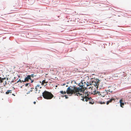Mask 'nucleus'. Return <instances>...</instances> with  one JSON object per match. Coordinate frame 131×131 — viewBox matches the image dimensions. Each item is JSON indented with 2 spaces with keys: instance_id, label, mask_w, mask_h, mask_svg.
Listing matches in <instances>:
<instances>
[{
  "instance_id": "obj_1",
  "label": "nucleus",
  "mask_w": 131,
  "mask_h": 131,
  "mask_svg": "<svg viewBox=\"0 0 131 131\" xmlns=\"http://www.w3.org/2000/svg\"><path fill=\"white\" fill-rule=\"evenodd\" d=\"M91 83L85 80L82 81L81 85H80L81 88L75 86L72 87L69 86L67 88L66 92L68 94H71L78 96H80L84 92L85 90L87 89V87L90 85Z\"/></svg>"
},
{
  "instance_id": "obj_2",
  "label": "nucleus",
  "mask_w": 131,
  "mask_h": 131,
  "mask_svg": "<svg viewBox=\"0 0 131 131\" xmlns=\"http://www.w3.org/2000/svg\"><path fill=\"white\" fill-rule=\"evenodd\" d=\"M43 97L46 99H51L53 97V95L51 93L46 91H45L42 93Z\"/></svg>"
},
{
  "instance_id": "obj_3",
  "label": "nucleus",
  "mask_w": 131,
  "mask_h": 131,
  "mask_svg": "<svg viewBox=\"0 0 131 131\" xmlns=\"http://www.w3.org/2000/svg\"><path fill=\"white\" fill-rule=\"evenodd\" d=\"M90 83H91L90 85L96 87V89H97L99 85V80L98 79H94L93 80V81L91 80Z\"/></svg>"
},
{
  "instance_id": "obj_4",
  "label": "nucleus",
  "mask_w": 131,
  "mask_h": 131,
  "mask_svg": "<svg viewBox=\"0 0 131 131\" xmlns=\"http://www.w3.org/2000/svg\"><path fill=\"white\" fill-rule=\"evenodd\" d=\"M84 92L82 94V96L81 95L80 96H81V97H82V99H81V100H82L83 101H86L87 102L88 101H89V100L90 101V100H92V99L91 97H86V96H84Z\"/></svg>"
},
{
  "instance_id": "obj_5",
  "label": "nucleus",
  "mask_w": 131,
  "mask_h": 131,
  "mask_svg": "<svg viewBox=\"0 0 131 131\" xmlns=\"http://www.w3.org/2000/svg\"><path fill=\"white\" fill-rule=\"evenodd\" d=\"M119 103H120V106L121 107H123L124 105L125 101H123V99H121L119 101Z\"/></svg>"
},
{
  "instance_id": "obj_6",
  "label": "nucleus",
  "mask_w": 131,
  "mask_h": 131,
  "mask_svg": "<svg viewBox=\"0 0 131 131\" xmlns=\"http://www.w3.org/2000/svg\"><path fill=\"white\" fill-rule=\"evenodd\" d=\"M29 79L31 80V76L30 75H27V77L25 78L24 81L25 82L28 81Z\"/></svg>"
},
{
  "instance_id": "obj_7",
  "label": "nucleus",
  "mask_w": 131,
  "mask_h": 131,
  "mask_svg": "<svg viewBox=\"0 0 131 131\" xmlns=\"http://www.w3.org/2000/svg\"><path fill=\"white\" fill-rule=\"evenodd\" d=\"M92 94L94 95H101L99 92L96 91H95L93 92Z\"/></svg>"
},
{
  "instance_id": "obj_8",
  "label": "nucleus",
  "mask_w": 131,
  "mask_h": 131,
  "mask_svg": "<svg viewBox=\"0 0 131 131\" xmlns=\"http://www.w3.org/2000/svg\"><path fill=\"white\" fill-rule=\"evenodd\" d=\"M39 85H37L35 88V90L36 91V93H37L38 92H37V91H40V90H38V88H39Z\"/></svg>"
},
{
  "instance_id": "obj_9",
  "label": "nucleus",
  "mask_w": 131,
  "mask_h": 131,
  "mask_svg": "<svg viewBox=\"0 0 131 131\" xmlns=\"http://www.w3.org/2000/svg\"><path fill=\"white\" fill-rule=\"evenodd\" d=\"M12 93V90H8L6 92V94H8L9 93Z\"/></svg>"
},
{
  "instance_id": "obj_10",
  "label": "nucleus",
  "mask_w": 131,
  "mask_h": 131,
  "mask_svg": "<svg viewBox=\"0 0 131 131\" xmlns=\"http://www.w3.org/2000/svg\"><path fill=\"white\" fill-rule=\"evenodd\" d=\"M84 96H86V97H88V96H89V94H88V92H86L85 93L84 92Z\"/></svg>"
},
{
  "instance_id": "obj_11",
  "label": "nucleus",
  "mask_w": 131,
  "mask_h": 131,
  "mask_svg": "<svg viewBox=\"0 0 131 131\" xmlns=\"http://www.w3.org/2000/svg\"><path fill=\"white\" fill-rule=\"evenodd\" d=\"M115 99L114 98H112L110 100L108 101H109V102L110 103H111L112 102V101L113 100H114V101H115Z\"/></svg>"
},
{
  "instance_id": "obj_12",
  "label": "nucleus",
  "mask_w": 131,
  "mask_h": 131,
  "mask_svg": "<svg viewBox=\"0 0 131 131\" xmlns=\"http://www.w3.org/2000/svg\"><path fill=\"white\" fill-rule=\"evenodd\" d=\"M47 82H46L45 80H44L42 81L41 84L42 85H43L45 83H47Z\"/></svg>"
},
{
  "instance_id": "obj_13",
  "label": "nucleus",
  "mask_w": 131,
  "mask_h": 131,
  "mask_svg": "<svg viewBox=\"0 0 131 131\" xmlns=\"http://www.w3.org/2000/svg\"><path fill=\"white\" fill-rule=\"evenodd\" d=\"M89 103L92 104H93L94 103V102L93 101H91V100H90V101L89 100Z\"/></svg>"
},
{
  "instance_id": "obj_14",
  "label": "nucleus",
  "mask_w": 131,
  "mask_h": 131,
  "mask_svg": "<svg viewBox=\"0 0 131 131\" xmlns=\"http://www.w3.org/2000/svg\"><path fill=\"white\" fill-rule=\"evenodd\" d=\"M60 92L62 94H66V92H65V91H61Z\"/></svg>"
},
{
  "instance_id": "obj_15",
  "label": "nucleus",
  "mask_w": 131,
  "mask_h": 131,
  "mask_svg": "<svg viewBox=\"0 0 131 131\" xmlns=\"http://www.w3.org/2000/svg\"><path fill=\"white\" fill-rule=\"evenodd\" d=\"M89 86H90L88 88H88L89 89H91L92 90V88H93V86L92 85H90Z\"/></svg>"
},
{
  "instance_id": "obj_16",
  "label": "nucleus",
  "mask_w": 131,
  "mask_h": 131,
  "mask_svg": "<svg viewBox=\"0 0 131 131\" xmlns=\"http://www.w3.org/2000/svg\"><path fill=\"white\" fill-rule=\"evenodd\" d=\"M5 79H6V78H2V79L0 81V83H2L3 82V80H5Z\"/></svg>"
},
{
  "instance_id": "obj_17",
  "label": "nucleus",
  "mask_w": 131,
  "mask_h": 131,
  "mask_svg": "<svg viewBox=\"0 0 131 131\" xmlns=\"http://www.w3.org/2000/svg\"><path fill=\"white\" fill-rule=\"evenodd\" d=\"M99 103L101 104H105V102H101L99 101Z\"/></svg>"
},
{
  "instance_id": "obj_18",
  "label": "nucleus",
  "mask_w": 131,
  "mask_h": 131,
  "mask_svg": "<svg viewBox=\"0 0 131 131\" xmlns=\"http://www.w3.org/2000/svg\"><path fill=\"white\" fill-rule=\"evenodd\" d=\"M31 76V77H33L34 76H35L34 74H31V75H30Z\"/></svg>"
},
{
  "instance_id": "obj_19",
  "label": "nucleus",
  "mask_w": 131,
  "mask_h": 131,
  "mask_svg": "<svg viewBox=\"0 0 131 131\" xmlns=\"http://www.w3.org/2000/svg\"><path fill=\"white\" fill-rule=\"evenodd\" d=\"M109 103H110L109 102V101H107V103H106V104L107 105H108V104H109Z\"/></svg>"
},
{
  "instance_id": "obj_20",
  "label": "nucleus",
  "mask_w": 131,
  "mask_h": 131,
  "mask_svg": "<svg viewBox=\"0 0 131 131\" xmlns=\"http://www.w3.org/2000/svg\"><path fill=\"white\" fill-rule=\"evenodd\" d=\"M109 103H110L109 102V101H107V103H106V104L107 105H108V104H109Z\"/></svg>"
},
{
  "instance_id": "obj_21",
  "label": "nucleus",
  "mask_w": 131,
  "mask_h": 131,
  "mask_svg": "<svg viewBox=\"0 0 131 131\" xmlns=\"http://www.w3.org/2000/svg\"><path fill=\"white\" fill-rule=\"evenodd\" d=\"M28 84H29V83H27V84H25V86H27L28 85Z\"/></svg>"
},
{
  "instance_id": "obj_22",
  "label": "nucleus",
  "mask_w": 131,
  "mask_h": 131,
  "mask_svg": "<svg viewBox=\"0 0 131 131\" xmlns=\"http://www.w3.org/2000/svg\"><path fill=\"white\" fill-rule=\"evenodd\" d=\"M110 91V90H107V91H106L107 92V93L108 92H109Z\"/></svg>"
},
{
  "instance_id": "obj_23",
  "label": "nucleus",
  "mask_w": 131,
  "mask_h": 131,
  "mask_svg": "<svg viewBox=\"0 0 131 131\" xmlns=\"http://www.w3.org/2000/svg\"><path fill=\"white\" fill-rule=\"evenodd\" d=\"M32 89H34V88H31V90H30V92H32Z\"/></svg>"
},
{
  "instance_id": "obj_24",
  "label": "nucleus",
  "mask_w": 131,
  "mask_h": 131,
  "mask_svg": "<svg viewBox=\"0 0 131 131\" xmlns=\"http://www.w3.org/2000/svg\"><path fill=\"white\" fill-rule=\"evenodd\" d=\"M31 83H32L33 82L34 80H32L31 79Z\"/></svg>"
},
{
  "instance_id": "obj_25",
  "label": "nucleus",
  "mask_w": 131,
  "mask_h": 131,
  "mask_svg": "<svg viewBox=\"0 0 131 131\" xmlns=\"http://www.w3.org/2000/svg\"><path fill=\"white\" fill-rule=\"evenodd\" d=\"M6 82L5 81V84H4V86H5V85H6Z\"/></svg>"
},
{
  "instance_id": "obj_26",
  "label": "nucleus",
  "mask_w": 131,
  "mask_h": 131,
  "mask_svg": "<svg viewBox=\"0 0 131 131\" xmlns=\"http://www.w3.org/2000/svg\"><path fill=\"white\" fill-rule=\"evenodd\" d=\"M64 96L66 98H68V97H67V95H65Z\"/></svg>"
},
{
  "instance_id": "obj_27",
  "label": "nucleus",
  "mask_w": 131,
  "mask_h": 131,
  "mask_svg": "<svg viewBox=\"0 0 131 131\" xmlns=\"http://www.w3.org/2000/svg\"><path fill=\"white\" fill-rule=\"evenodd\" d=\"M19 82H20L21 83V80L20 79H19Z\"/></svg>"
},
{
  "instance_id": "obj_28",
  "label": "nucleus",
  "mask_w": 131,
  "mask_h": 131,
  "mask_svg": "<svg viewBox=\"0 0 131 131\" xmlns=\"http://www.w3.org/2000/svg\"><path fill=\"white\" fill-rule=\"evenodd\" d=\"M34 103V104H35L36 103V102L35 101V102H33Z\"/></svg>"
},
{
  "instance_id": "obj_29",
  "label": "nucleus",
  "mask_w": 131,
  "mask_h": 131,
  "mask_svg": "<svg viewBox=\"0 0 131 131\" xmlns=\"http://www.w3.org/2000/svg\"><path fill=\"white\" fill-rule=\"evenodd\" d=\"M21 82H24V81H23V80H22L21 81Z\"/></svg>"
},
{
  "instance_id": "obj_30",
  "label": "nucleus",
  "mask_w": 131,
  "mask_h": 131,
  "mask_svg": "<svg viewBox=\"0 0 131 131\" xmlns=\"http://www.w3.org/2000/svg\"><path fill=\"white\" fill-rule=\"evenodd\" d=\"M3 78H1V77H0V81Z\"/></svg>"
},
{
  "instance_id": "obj_31",
  "label": "nucleus",
  "mask_w": 131,
  "mask_h": 131,
  "mask_svg": "<svg viewBox=\"0 0 131 131\" xmlns=\"http://www.w3.org/2000/svg\"><path fill=\"white\" fill-rule=\"evenodd\" d=\"M19 82V80H18L17 82V83Z\"/></svg>"
}]
</instances>
